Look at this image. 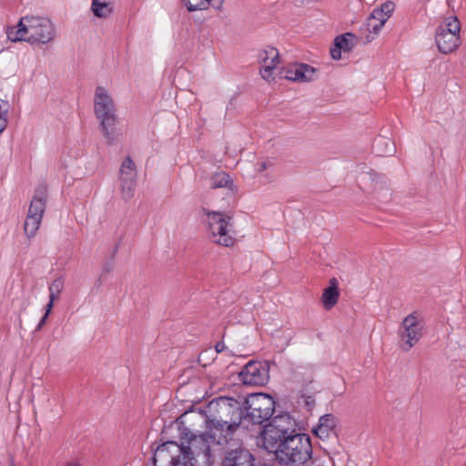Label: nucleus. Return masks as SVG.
I'll return each instance as SVG.
<instances>
[{
  "mask_svg": "<svg viewBox=\"0 0 466 466\" xmlns=\"http://www.w3.org/2000/svg\"><path fill=\"white\" fill-rule=\"evenodd\" d=\"M207 431L190 439L195 466H211L215 453L228 444L239 428H244L243 405L236 399L218 397L209 401L206 414Z\"/></svg>",
  "mask_w": 466,
  "mask_h": 466,
  "instance_id": "1",
  "label": "nucleus"
},
{
  "mask_svg": "<svg viewBox=\"0 0 466 466\" xmlns=\"http://www.w3.org/2000/svg\"><path fill=\"white\" fill-rule=\"evenodd\" d=\"M258 444L274 453L277 466H305L311 459L310 438L297 432V422L288 413L274 417L264 427Z\"/></svg>",
  "mask_w": 466,
  "mask_h": 466,
  "instance_id": "2",
  "label": "nucleus"
},
{
  "mask_svg": "<svg viewBox=\"0 0 466 466\" xmlns=\"http://www.w3.org/2000/svg\"><path fill=\"white\" fill-rule=\"evenodd\" d=\"M56 36L52 21L44 16L26 15L20 18L16 28H9L7 37L13 42L25 41L30 44H47Z\"/></svg>",
  "mask_w": 466,
  "mask_h": 466,
  "instance_id": "3",
  "label": "nucleus"
},
{
  "mask_svg": "<svg viewBox=\"0 0 466 466\" xmlns=\"http://www.w3.org/2000/svg\"><path fill=\"white\" fill-rule=\"evenodd\" d=\"M94 112L99 120L100 128L106 142L110 145L116 142L120 132L116 127L118 118L116 105L107 90L102 86H97L96 89Z\"/></svg>",
  "mask_w": 466,
  "mask_h": 466,
  "instance_id": "4",
  "label": "nucleus"
},
{
  "mask_svg": "<svg viewBox=\"0 0 466 466\" xmlns=\"http://www.w3.org/2000/svg\"><path fill=\"white\" fill-rule=\"evenodd\" d=\"M202 212L207 217L205 221L211 241L220 246L232 247L235 243L232 217L228 213L210 211L208 208H202Z\"/></svg>",
  "mask_w": 466,
  "mask_h": 466,
  "instance_id": "5",
  "label": "nucleus"
},
{
  "mask_svg": "<svg viewBox=\"0 0 466 466\" xmlns=\"http://www.w3.org/2000/svg\"><path fill=\"white\" fill-rule=\"evenodd\" d=\"M275 410L273 398L266 393L250 394L245 400L244 429L261 425L270 419Z\"/></svg>",
  "mask_w": 466,
  "mask_h": 466,
  "instance_id": "6",
  "label": "nucleus"
},
{
  "mask_svg": "<svg viewBox=\"0 0 466 466\" xmlns=\"http://www.w3.org/2000/svg\"><path fill=\"white\" fill-rule=\"evenodd\" d=\"M188 447L178 445L175 441H167L158 446L153 456L154 466H195L194 454Z\"/></svg>",
  "mask_w": 466,
  "mask_h": 466,
  "instance_id": "7",
  "label": "nucleus"
},
{
  "mask_svg": "<svg viewBox=\"0 0 466 466\" xmlns=\"http://www.w3.org/2000/svg\"><path fill=\"white\" fill-rule=\"evenodd\" d=\"M398 333L400 339V347L407 352L421 339L423 323L416 313H411L402 320Z\"/></svg>",
  "mask_w": 466,
  "mask_h": 466,
  "instance_id": "8",
  "label": "nucleus"
},
{
  "mask_svg": "<svg viewBox=\"0 0 466 466\" xmlns=\"http://www.w3.org/2000/svg\"><path fill=\"white\" fill-rule=\"evenodd\" d=\"M460 29L461 24L456 17H450L438 28L436 44L440 52L450 54L457 49L460 46Z\"/></svg>",
  "mask_w": 466,
  "mask_h": 466,
  "instance_id": "9",
  "label": "nucleus"
},
{
  "mask_svg": "<svg viewBox=\"0 0 466 466\" xmlns=\"http://www.w3.org/2000/svg\"><path fill=\"white\" fill-rule=\"evenodd\" d=\"M245 385L264 386L269 380V364L257 360L248 361L238 374Z\"/></svg>",
  "mask_w": 466,
  "mask_h": 466,
  "instance_id": "10",
  "label": "nucleus"
},
{
  "mask_svg": "<svg viewBox=\"0 0 466 466\" xmlns=\"http://www.w3.org/2000/svg\"><path fill=\"white\" fill-rule=\"evenodd\" d=\"M137 169L134 161L130 157H127L119 169V185L122 198L129 200L134 197L137 185Z\"/></svg>",
  "mask_w": 466,
  "mask_h": 466,
  "instance_id": "11",
  "label": "nucleus"
},
{
  "mask_svg": "<svg viewBox=\"0 0 466 466\" xmlns=\"http://www.w3.org/2000/svg\"><path fill=\"white\" fill-rule=\"evenodd\" d=\"M280 63L279 54L275 47L268 46L258 54L259 73L267 82L275 80L277 70Z\"/></svg>",
  "mask_w": 466,
  "mask_h": 466,
  "instance_id": "12",
  "label": "nucleus"
},
{
  "mask_svg": "<svg viewBox=\"0 0 466 466\" xmlns=\"http://www.w3.org/2000/svg\"><path fill=\"white\" fill-rule=\"evenodd\" d=\"M283 77L294 82H310L317 78V70L307 64H294L282 71Z\"/></svg>",
  "mask_w": 466,
  "mask_h": 466,
  "instance_id": "13",
  "label": "nucleus"
},
{
  "mask_svg": "<svg viewBox=\"0 0 466 466\" xmlns=\"http://www.w3.org/2000/svg\"><path fill=\"white\" fill-rule=\"evenodd\" d=\"M336 418L332 414H325L319 418L318 425L313 428V433L320 440H327L335 434Z\"/></svg>",
  "mask_w": 466,
  "mask_h": 466,
  "instance_id": "14",
  "label": "nucleus"
},
{
  "mask_svg": "<svg viewBox=\"0 0 466 466\" xmlns=\"http://www.w3.org/2000/svg\"><path fill=\"white\" fill-rule=\"evenodd\" d=\"M253 457L248 450H235L227 454L222 466H251Z\"/></svg>",
  "mask_w": 466,
  "mask_h": 466,
  "instance_id": "15",
  "label": "nucleus"
},
{
  "mask_svg": "<svg viewBox=\"0 0 466 466\" xmlns=\"http://www.w3.org/2000/svg\"><path fill=\"white\" fill-rule=\"evenodd\" d=\"M339 298V282L337 279H329V286L323 290L321 302L326 310H330L337 303Z\"/></svg>",
  "mask_w": 466,
  "mask_h": 466,
  "instance_id": "16",
  "label": "nucleus"
},
{
  "mask_svg": "<svg viewBox=\"0 0 466 466\" xmlns=\"http://www.w3.org/2000/svg\"><path fill=\"white\" fill-rule=\"evenodd\" d=\"M360 181L374 193H380L381 190L386 188L385 181L373 170L363 174L360 177Z\"/></svg>",
  "mask_w": 466,
  "mask_h": 466,
  "instance_id": "17",
  "label": "nucleus"
},
{
  "mask_svg": "<svg viewBox=\"0 0 466 466\" xmlns=\"http://www.w3.org/2000/svg\"><path fill=\"white\" fill-rule=\"evenodd\" d=\"M91 11L96 17L106 19L112 15L114 5L111 0H92Z\"/></svg>",
  "mask_w": 466,
  "mask_h": 466,
  "instance_id": "18",
  "label": "nucleus"
},
{
  "mask_svg": "<svg viewBox=\"0 0 466 466\" xmlns=\"http://www.w3.org/2000/svg\"><path fill=\"white\" fill-rule=\"evenodd\" d=\"M46 199L44 192H36L31 200L27 216H34L43 218L46 209Z\"/></svg>",
  "mask_w": 466,
  "mask_h": 466,
  "instance_id": "19",
  "label": "nucleus"
},
{
  "mask_svg": "<svg viewBox=\"0 0 466 466\" xmlns=\"http://www.w3.org/2000/svg\"><path fill=\"white\" fill-rule=\"evenodd\" d=\"M189 12L207 10L209 7L218 8L223 0H182Z\"/></svg>",
  "mask_w": 466,
  "mask_h": 466,
  "instance_id": "20",
  "label": "nucleus"
},
{
  "mask_svg": "<svg viewBox=\"0 0 466 466\" xmlns=\"http://www.w3.org/2000/svg\"><path fill=\"white\" fill-rule=\"evenodd\" d=\"M233 182L229 178V176L225 172H218L212 176L210 179L211 188L228 187L232 189Z\"/></svg>",
  "mask_w": 466,
  "mask_h": 466,
  "instance_id": "21",
  "label": "nucleus"
},
{
  "mask_svg": "<svg viewBox=\"0 0 466 466\" xmlns=\"http://www.w3.org/2000/svg\"><path fill=\"white\" fill-rule=\"evenodd\" d=\"M355 44L356 36L351 33H346L335 38V46L346 52L350 51Z\"/></svg>",
  "mask_w": 466,
  "mask_h": 466,
  "instance_id": "22",
  "label": "nucleus"
},
{
  "mask_svg": "<svg viewBox=\"0 0 466 466\" xmlns=\"http://www.w3.org/2000/svg\"><path fill=\"white\" fill-rule=\"evenodd\" d=\"M41 222L42 218H40L34 216H26L24 224V229L28 238H31L35 236L37 230L39 229Z\"/></svg>",
  "mask_w": 466,
  "mask_h": 466,
  "instance_id": "23",
  "label": "nucleus"
},
{
  "mask_svg": "<svg viewBox=\"0 0 466 466\" xmlns=\"http://www.w3.org/2000/svg\"><path fill=\"white\" fill-rule=\"evenodd\" d=\"M374 147L380 155H387L392 152V143L386 137H379L375 140Z\"/></svg>",
  "mask_w": 466,
  "mask_h": 466,
  "instance_id": "24",
  "label": "nucleus"
},
{
  "mask_svg": "<svg viewBox=\"0 0 466 466\" xmlns=\"http://www.w3.org/2000/svg\"><path fill=\"white\" fill-rule=\"evenodd\" d=\"M9 107L8 101L0 98V133H2L7 126V113Z\"/></svg>",
  "mask_w": 466,
  "mask_h": 466,
  "instance_id": "25",
  "label": "nucleus"
},
{
  "mask_svg": "<svg viewBox=\"0 0 466 466\" xmlns=\"http://www.w3.org/2000/svg\"><path fill=\"white\" fill-rule=\"evenodd\" d=\"M64 289V280L61 278L56 279L49 286V297L58 299Z\"/></svg>",
  "mask_w": 466,
  "mask_h": 466,
  "instance_id": "26",
  "label": "nucleus"
},
{
  "mask_svg": "<svg viewBox=\"0 0 466 466\" xmlns=\"http://www.w3.org/2000/svg\"><path fill=\"white\" fill-rule=\"evenodd\" d=\"M274 161L269 158H265L260 161H258L256 164V171L259 174L263 173L264 171L273 167Z\"/></svg>",
  "mask_w": 466,
  "mask_h": 466,
  "instance_id": "27",
  "label": "nucleus"
},
{
  "mask_svg": "<svg viewBox=\"0 0 466 466\" xmlns=\"http://www.w3.org/2000/svg\"><path fill=\"white\" fill-rule=\"evenodd\" d=\"M368 19H370L371 22L378 21L385 24L386 21L388 20V17L384 14H382V12L379 8H375L371 12Z\"/></svg>",
  "mask_w": 466,
  "mask_h": 466,
  "instance_id": "28",
  "label": "nucleus"
},
{
  "mask_svg": "<svg viewBox=\"0 0 466 466\" xmlns=\"http://www.w3.org/2000/svg\"><path fill=\"white\" fill-rule=\"evenodd\" d=\"M384 25H385L384 23H380L378 21L371 22L370 19H368L367 29L370 33L378 35Z\"/></svg>",
  "mask_w": 466,
  "mask_h": 466,
  "instance_id": "29",
  "label": "nucleus"
},
{
  "mask_svg": "<svg viewBox=\"0 0 466 466\" xmlns=\"http://www.w3.org/2000/svg\"><path fill=\"white\" fill-rule=\"evenodd\" d=\"M301 399L303 400L304 406L308 410H311L315 406V399L311 395L302 394Z\"/></svg>",
  "mask_w": 466,
  "mask_h": 466,
  "instance_id": "30",
  "label": "nucleus"
},
{
  "mask_svg": "<svg viewBox=\"0 0 466 466\" xmlns=\"http://www.w3.org/2000/svg\"><path fill=\"white\" fill-rule=\"evenodd\" d=\"M379 9L389 18L394 10V4L392 2H386Z\"/></svg>",
  "mask_w": 466,
  "mask_h": 466,
  "instance_id": "31",
  "label": "nucleus"
},
{
  "mask_svg": "<svg viewBox=\"0 0 466 466\" xmlns=\"http://www.w3.org/2000/svg\"><path fill=\"white\" fill-rule=\"evenodd\" d=\"M341 51H343L341 48H339V46H336L334 45V47L330 49L331 57L335 60L340 59L341 58Z\"/></svg>",
  "mask_w": 466,
  "mask_h": 466,
  "instance_id": "32",
  "label": "nucleus"
},
{
  "mask_svg": "<svg viewBox=\"0 0 466 466\" xmlns=\"http://www.w3.org/2000/svg\"><path fill=\"white\" fill-rule=\"evenodd\" d=\"M56 299L49 297V301H48V303L46 306V312H45V314H46V315L50 314V312H51V310H52V309L54 307V302H55Z\"/></svg>",
  "mask_w": 466,
  "mask_h": 466,
  "instance_id": "33",
  "label": "nucleus"
},
{
  "mask_svg": "<svg viewBox=\"0 0 466 466\" xmlns=\"http://www.w3.org/2000/svg\"><path fill=\"white\" fill-rule=\"evenodd\" d=\"M49 315L44 314L39 323L37 324L35 330H40L46 324Z\"/></svg>",
  "mask_w": 466,
  "mask_h": 466,
  "instance_id": "34",
  "label": "nucleus"
},
{
  "mask_svg": "<svg viewBox=\"0 0 466 466\" xmlns=\"http://www.w3.org/2000/svg\"><path fill=\"white\" fill-rule=\"evenodd\" d=\"M226 346L224 344V342H218L215 346V350L217 352H222L224 350H225Z\"/></svg>",
  "mask_w": 466,
  "mask_h": 466,
  "instance_id": "35",
  "label": "nucleus"
},
{
  "mask_svg": "<svg viewBox=\"0 0 466 466\" xmlns=\"http://www.w3.org/2000/svg\"><path fill=\"white\" fill-rule=\"evenodd\" d=\"M112 268V264H108L106 266L104 267L103 268V273H108Z\"/></svg>",
  "mask_w": 466,
  "mask_h": 466,
  "instance_id": "36",
  "label": "nucleus"
},
{
  "mask_svg": "<svg viewBox=\"0 0 466 466\" xmlns=\"http://www.w3.org/2000/svg\"><path fill=\"white\" fill-rule=\"evenodd\" d=\"M293 380L294 381L296 382H299V372H295L294 375H293Z\"/></svg>",
  "mask_w": 466,
  "mask_h": 466,
  "instance_id": "37",
  "label": "nucleus"
},
{
  "mask_svg": "<svg viewBox=\"0 0 466 466\" xmlns=\"http://www.w3.org/2000/svg\"><path fill=\"white\" fill-rule=\"evenodd\" d=\"M373 38H374L373 36L370 37V35H368L366 37V42H370Z\"/></svg>",
  "mask_w": 466,
  "mask_h": 466,
  "instance_id": "38",
  "label": "nucleus"
},
{
  "mask_svg": "<svg viewBox=\"0 0 466 466\" xmlns=\"http://www.w3.org/2000/svg\"><path fill=\"white\" fill-rule=\"evenodd\" d=\"M306 381H307V382H309V383H311L312 380H311V378H310V377H309V378L306 380Z\"/></svg>",
  "mask_w": 466,
  "mask_h": 466,
  "instance_id": "39",
  "label": "nucleus"
},
{
  "mask_svg": "<svg viewBox=\"0 0 466 466\" xmlns=\"http://www.w3.org/2000/svg\"><path fill=\"white\" fill-rule=\"evenodd\" d=\"M251 466H253V464Z\"/></svg>",
  "mask_w": 466,
  "mask_h": 466,
  "instance_id": "40",
  "label": "nucleus"
}]
</instances>
